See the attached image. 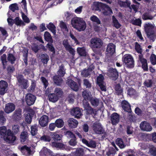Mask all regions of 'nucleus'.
<instances>
[{"label":"nucleus","instance_id":"774afa93","mask_svg":"<svg viewBox=\"0 0 156 156\" xmlns=\"http://www.w3.org/2000/svg\"><path fill=\"white\" fill-rule=\"evenodd\" d=\"M60 27L61 29H64L66 31H68V29L66 23L62 21L60 23Z\"/></svg>","mask_w":156,"mask_h":156},{"label":"nucleus","instance_id":"4be33fe9","mask_svg":"<svg viewBox=\"0 0 156 156\" xmlns=\"http://www.w3.org/2000/svg\"><path fill=\"white\" fill-rule=\"evenodd\" d=\"M71 113L75 118H80L82 115L80 110L79 107L73 108L71 111Z\"/></svg>","mask_w":156,"mask_h":156},{"label":"nucleus","instance_id":"8fccbe9b","mask_svg":"<svg viewBox=\"0 0 156 156\" xmlns=\"http://www.w3.org/2000/svg\"><path fill=\"white\" fill-rule=\"evenodd\" d=\"M104 76L102 74H99L97 78V85L104 83Z\"/></svg>","mask_w":156,"mask_h":156},{"label":"nucleus","instance_id":"393cba45","mask_svg":"<svg viewBox=\"0 0 156 156\" xmlns=\"http://www.w3.org/2000/svg\"><path fill=\"white\" fill-rule=\"evenodd\" d=\"M103 14L105 16H110L113 13V12L111 8L107 5L105 4V6L102 9Z\"/></svg>","mask_w":156,"mask_h":156},{"label":"nucleus","instance_id":"39448f33","mask_svg":"<svg viewBox=\"0 0 156 156\" xmlns=\"http://www.w3.org/2000/svg\"><path fill=\"white\" fill-rule=\"evenodd\" d=\"M103 41L100 38L94 37L92 38L90 41V46L92 49H99L103 45Z\"/></svg>","mask_w":156,"mask_h":156},{"label":"nucleus","instance_id":"6ab92c4d","mask_svg":"<svg viewBox=\"0 0 156 156\" xmlns=\"http://www.w3.org/2000/svg\"><path fill=\"white\" fill-rule=\"evenodd\" d=\"M139 59L142 64V67L144 70V71H147L148 70V68L147 60L143 58V55H139Z\"/></svg>","mask_w":156,"mask_h":156},{"label":"nucleus","instance_id":"4d7b16f0","mask_svg":"<svg viewBox=\"0 0 156 156\" xmlns=\"http://www.w3.org/2000/svg\"><path fill=\"white\" fill-rule=\"evenodd\" d=\"M84 151L82 148H80L77 149L74 154V156H83Z\"/></svg>","mask_w":156,"mask_h":156},{"label":"nucleus","instance_id":"e433bc0d","mask_svg":"<svg viewBox=\"0 0 156 156\" xmlns=\"http://www.w3.org/2000/svg\"><path fill=\"white\" fill-rule=\"evenodd\" d=\"M55 126L58 128H61L64 125V122L62 119H57L55 122Z\"/></svg>","mask_w":156,"mask_h":156},{"label":"nucleus","instance_id":"37998d69","mask_svg":"<svg viewBox=\"0 0 156 156\" xmlns=\"http://www.w3.org/2000/svg\"><path fill=\"white\" fill-rule=\"evenodd\" d=\"M112 19L114 27L117 29H118L121 26V25L119 23L114 16H112Z\"/></svg>","mask_w":156,"mask_h":156},{"label":"nucleus","instance_id":"a19ab883","mask_svg":"<svg viewBox=\"0 0 156 156\" xmlns=\"http://www.w3.org/2000/svg\"><path fill=\"white\" fill-rule=\"evenodd\" d=\"M77 51L79 54L81 56H85L87 55V52L84 47H78L77 48Z\"/></svg>","mask_w":156,"mask_h":156},{"label":"nucleus","instance_id":"6e6552de","mask_svg":"<svg viewBox=\"0 0 156 156\" xmlns=\"http://www.w3.org/2000/svg\"><path fill=\"white\" fill-rule=\"evenodd\" d=\"M36 100V96L30 93L27 94L25 97L26 102L29 106H31L33 105Z\"/></svg>","mask_w":156,"mask_h":156},{"label":"nucleus","instance_id":"69168bd1","mask_svg":"<svg viewBox=\"0 0 156 156\" xmlns=\"http://www.w3.org/2000/svg\"><path fill=\"white\" fill-rule=\"evenodd\" d=\"M9 8L10 10L13 12H14L15 10H19V7L18 5L16 3L11 4L10 5Z\"/></svg>","mask_w":156,"mask_h":156},{"label":"nucleus","instance_id":"5fc2aeb1","mask_svg":"<svg viewBox=\"0 0 156 156\" xmlns=\"http://www.w3.org/2000/svg\"><path fill=\"white\" fill-rule=\"evenodd\" d=\"M14 23L17 26L24 25H25L24 22L20 19L19 17H16L14 19Z\"/></svg>","mask_w":156,"mask_h":156},{"label":"nucleus","instance_id":"f704fd0d","mask_svg":"<svg viewBox=\"0 0 156 156\" xmlns=\"http://www.w3.org/2000/svg\"><path fill=\"white\" fill-rule=\"evenodd\" d=\"M28 134L27 132H22L20 135V140L21 143H24L28 138Z\"/></svg>","mask_w":156,"mask_h":156},{"label":"nucleus","instance_id":"49530a36","mask_svg":"<svg viewBox=\"0 0 156 156\" xmlns=\"http://www.w3.org/2000/svg\"><path fill=\"white\" fill-rule=\"evenodd\" d=\"M38 127L37 125H34L31 127V133L32 136H34L37 133Z\"/></svg>","mask_w":156,"mask_h":156},{"label":"nucleus","instance_id":"bf43d9fd","mask_svg":"<svg viewBox=\"0 0 156 156\" xmlns=\"http://www.w3.org/2000/svg\"><path fill=\"white\" fill-rule=\"evenodd\" d=\"M90 19L93 22L96 23L97 24H101L100 20L96 16L94 15L90 17Z\"/></svg>","mask_w":156,"mask_h":156},{"label":"nucleus","instance_id":"a211bd4d","mask_svg":"<svg viewBox=\"0 0 156 156\" xmlns=\"http://www.w3.org/2000/svg\"><path fill=\"white\" fill-rule=\"evenodd\" d=\"M141 129L143 131H150L152 130V128L150 124L146 121L142 122L140 125Z\"/></svg>","mask_w":156,"mask_h":156},{"label":"nucleus","instance_id":"58836bf2","mask_svg":"<svg viewBox=\"0 0 156 156\" xmlns=\"http://www.w3.org/2000/svg\"><path fill=\"white\" fill-rule=\"evenodd\" d=\"M40 139L41 140L45 142H50L51 141L50 133H49L46 135H44L40 138Z\"/></svg>","mask_w":156,"mask_h":156},{"label":"nucleus","instance_id":"7c9ffc66","mask_svg":"<svg viewBox=\"0 0 156 156\" xmlns=\"http://www.w3.org/2000/svg\"><path fill=\"white\" fill-rule=\"evenodd\" d=\"M16 59V57L13 54L9 52L8 53L7 59L8 62H10L11 64H14Z\"/></svg>","mask_w":156,"mask_h":156},{"label":"nucleus","instance_id":"c9c22d12","mask_svg":"<svg viewBox=\"0 0 156 156\" xmlns=\"http://www.w3.org/2000/svg\"><path fill=\"white\" fill-rule=\"evenodd\" d=\"M52 145L53 146L59 148L60 149L64 150L66 149V145L62 143L52 142Z\"/></svg>","mask_w":156,"mask_h":156},{"label":"nucleus","instance_id":"f03ea898","mask_svg":"<svg viewBox=\"0 0 156 156\" xmlns=\"http://www.w3.org/2000/svg\"><path fill=\"white\" fill-rule=\"evenodd\" d=\"M72 27L79 31L84 30L86 27L85 21L82 18L78 17L74 18L71 20Z\"/></svg>","mask_w":156,"mask_h":156},{"label":"nucleus","instance_id":"7ed1b4c3","mask_svg":"<svg viewBox=\"0 0 156 156\" xmlns=\"http://www.w3.org/2000/svg\"><path fill=\"white\" fill-rule=\"evenodd\" d=\"M19 87L22 90L26 89L29 87L28 81L24 78L22 74H18L16 77Z\"/></svg>","mask_w":156,"mask_h":156},{"label":"nucleus","instance_id":"9b49d317","mask_svg":"<svg viewBox=\"0 0 156 156\" xmlns=\"http://www.w3.org/2000/svg\"><path fill=\"white\" fill-rule=\"evenodd\" d=\"M62 44L66 51H68L72 55H74L75 51L74 49L69 44L67 40L65 39L63 41Z\"/></svg>","mask_w":156,"mask_h":156},{"label":"nucleus","instance_id":"20e7f679","mask_svg":"<svg viewBox=\"0 0 156 156\" xmlns=\"http://www.w3.org/2000/svg\"><path fill=\"white\" fill-rule=\"evenodd\" d=\"M124 63L128 68H133L134 67V61L133 57L129 54H126L123 57Z\"/></svg>","mask_w":156,"mask_h":156},{"label":"nucleus","instance_id":"338daca9","mask_svg":"<svg viewBox=\"0 0 156 156\" xmlns=\"http://www.w3.org/2000/svg\"><path fill=\"white\" fill-rule=\"evenodd\" d=\"M41 80L44 85V87L46 89L48 85V80L44 77H41Z\"/></svg>","mask_w":156,"mask_h":156},{"label":"nucleus","instance_id":"f8f14e48","mask_svg":"<svg viewBox=\"0 0 156 156\" xmlns=\"http://www.w3.org/2000/svg\"><path fill=\"white\" fill-rule=\"evenodd\" d=\"M110 120L112 125H115L119 122L120 115L117 113L114 112L111 115Z\"/></svg>","mask_w":156,"mask_h":156},{"label":"nucleus","instance_id":"c85d7f7f","mask_svg":"<svg viewBox=\"0 0 156 156\" xmlns=\"http://www.w3.org/2000/svg\"><path fill=\"white\" fill-rule=\"evenodd\" d=\"M61 77L58 75H55L53 77V80L54 83L58 86H60L63 81Z\"/></svg>","mask_w":156,"mask_h":156},{"label":"nucleus","instance_id":"bb28decb","mask_svg":"<svg viewBox=\"0 0 156 156\" xmlns=\"http://www.w3.org/2000/svg\"><path fill=\"white\" fill-rule=\"evenodd\" d=\"M68 122L69 126L71 128L76 127L78 123L76 119L73 118H69L68 121Z\"/></svg>","mask_w":156,"mask_h":156},{"label":"nucleus","instance_id":"0eeeda50","mask_svg":"<svg viewBox=\"0 0 156 156\" xmlns=\"http://www.w3.org/2000/svg\"><path fill=\"white\" fill-rule=\"evenodd\" d=\"M94 132L96 134H102L105 133V129L101 123L98 122H95L93 124L92 127Z\"/></svg>","mask_w":156,"mask_h":156},{"label":"nucleus","instance_id":"13d9d810","mask_svg":"<svg viewBox=\"0 0 156 156\" xmlns=\"http://www.w3.org/2000/svg\"><path fill=\"white\" fill-rule=\"evenodd\" d=\"M28 51L27 50L24 51H23V56L24 57V58L23 60L26 66H27L28 65Z\"/></svg>","mask_w":156,"mask_h":156},{"label":"nucleus","instance_id":"c03bdc74","mask_svg":"<svg viewBox=\"0 0 156 156\" xmlns=\"http://www.w3.org/2000/svg\"><path fill=\"white\" fill-rule=\"evenodd\" d=\"M6 114L3 111H0V123H4L6 122V119L5 117Z\"/></svg>","mask_w":156,"mask_h":156},{"label":"nucleus","instance_id":"412c9836","mask_svg":"<svg viewBox=\"0 0 156 156\" xmlns=\"http://www.w3.org/2000/svg\"><path fill=\"white\" fill-rule=\"evenodd\" d=\"M105 4L99 2H94L93 4V9L95 11H101Z\"/></svg>","mask_w":156,"mask_h":156},{"label":"nucleus","instance_id":"0e129e2a","mask_svg":"<svg viewBox=\"0 0 156 156\" xmlns=\"http://www.w3.org/2000/svg\"><path fill=\"white\" fill-rule=\"evenodd\" d=\"M36 81L34 80H31V83L29 90L30 92L33 91L35 89L36 86Z\"/></svg>","mask_w":156,"mask_h":156},{"label":"nucleus","instance_id":"3c124183","mask_svg":"<svg viewBox=\"0 0 156 156\" xmlns=\"http://www.w3.org/2000/svg\"><path fill=\"white\" fill-rule=\"evenodd\" d=\"M20 151L22 153H25L26 151L28 153L30 154L31 152V150L30 147H27V145H24L22 147L20 148Z\"/></svg>","mask_w":156,"mask_h":156},{"label":"nucleus","instance_id":"9d476101","mask_svg":"<svg viewBox=\"0 0 156 156\" xmlns=\"http://www.w3.org/2000/svg\"><path fill=\"white\" fill-rule=\"evenodd\" d=\"M8 84L7 83L3 80L0 81V94L4 95L8 90Z\"/></svg>","mask_w":156,"mask_h":156},{"label":"nucleus","instance_id":"72a5a7b5","mask_svg":"<svg viewBox=\"0 0 156 156\" xmlns=\"http://www.w3.org/2000/svg\"><path fill=\"white\" fill-rule=\"evenodd\" d=\"M48 98L50 101L55 102L57 101L59 99V98L54 93L50 94L48 95Z\"/></svg>","mask_w":156,"mask_h":156},{"label":"nucleus","instance_id":"c756f323","mask_svg":"<svg viewBox=\"0 0 156 156\" xmlns=\"http://www.w3.org/2000/svg\"><path fill=\"white\" fill-rule=\"evenodd\" d=\"M44 38L45 41L48 42L50 43H52L53 42L52 36L50 33L47 31H46L44 34Z\"/></svg>","mask_w":156,"mask_h":156},{"label":"nucleus","instance_id":"ddd939ff","mask_svg":"<svg viewBox=\"0 0 156 156\" xmlns=\"http://www.w3.org/2000/svg\"><path fill=\"white\" fill-rule=\"evenodd\" d=\"M49 122L48 117L46 115H44L40 118L39 123L41 126L44 127L48 125Z\"/></svg>","mask_w":156,"mask_h":156},{"label":"nucleus","instance_id":"b1692460","mask_svg":"<svg viewBox=\"0 0 156 156\" xmlns=\"http://www.w3.org/2000/svg\"><path fill=\"white\" fill-rule=\"evenodd\" d=\"M32 50L35 53H37L38 51L41 49L45 51L46 49L44 46L42 44H40L39 45L36 44H34L31 47Z\"/></svg>","mask_w":156,"mask_h":156},{"label":"nucleus","instance_id":"1a4fd4ad","mask_svg":"<svg viewBox=\"0 0 156 156\" xmlns=\"http://www.w3.org/2000/svg\"><path fill=\"white\" fill-rule=\"evenodd\" d=\"M50 133L51 141L56 142L62 141V136L61 134L58 133L56 132H50Z\"/></svg>","mask_w":156,"mask_h":156},{"label":"nucleus","instance_id":"864d4df0","mask_svg":"<svg viewBox=\"0 0 156 156\" xmlns=\"http://www.w3.org/2000/svg\"><path fill=\"white\" fill-rule=\"evenodd\" d=\"M91 73L87 69H85L81 71V74L83 77H87L90 75Z\"/></svg>","mask_w":156,"mask_h":156},{"label":"nucleus","instance_id":"6e6d98bb","mask_svg":"<svg viewBox=\"0 0 156 156\" xmlns=\"http://www.w3.org/2000/svg\"><path fill=\"white\" fill-rule=\"evenodd\" d=\"M144 85L147 88L151 87L153 85V81L151 79L146 80L144 83Z\"/></svg>","mask_w":156,"mask_h":156},{"label":"nucleus","instance_id":"aec40b11","mask_svg":"<svg viewBox=\"0 0 156 156\" xmlns=\"http://www.w3.org/2000/svg\"><path fill=\"white\" fill-rule=\"evenodd\" d=\"M15 109V105L12 103H9L5 105L4 111L7 113L12 112Z\"/></svg>","mask_w":156,"mask_h":156},{"label":"nucleus","instance_id":"f3484780","mask_svg":"<svg viewBox=\"0 0 156 156\" xmlns=\"http://www.w3.org/2000/svg\"><path fill=\"white\" fill-rule=\"evenodd\" d=\"M121 105L123 109L125 111L129 113H131L132 110L131 106L129 103L127 101L124 100L122 101Z\"/></svg>","mask_w":156,"mask_h":156},{"label":"nucleus","instance_id":"4468645a","mask_svg":"<svg viewBox=\"0 0 156 156\" xmlns=\"http://www.w3.org/2000/svg\"><path fill=\"white\" fill-rule=\"evenodd\" d=\"M83 106L84 110L86 111V113L87 115H92L94 113V109L90 105L87 101L84 102Z\"/></svg>","mask_w":156,"mask_h":156},{"label":"nucleus","instance_id":"423d86ee","mask_svg":"<svg viewBox=\"0 0 156 156\" xmlns=\"http://www.w3.org/2000/svg\"><path fill=\"white\" fill-rule=\"evenodd\" d=\"M4 140L9 144H13L16 140V137L12 131L9 129L8 130L6 135L3 137Z\"/></svg>","mask_w":156,"mask_h":156},{"label":"nucleus","instance_id":"5701e85b","mask_svg":"<svg viewBox=\"0 0 156 156\" xmlns=\"http://www.w3.org/2000/svg\"><path fill=\"white\" fill-rule=\"evenodd\" d=\"M67 83L73 90L77 91L79 90V87L77 83L72 79H68L67 80Z\"/></svg>","mask_w":156,"mask_h":156},{"label":"nucleus","instance_id":"4c0bfd02","mask_svg":"<svg viewBox=\"0 0 156 156\" xmlns=\"http://www.w3.org/2000/svg\"><path fill=\"white\" fill-rule=\"evenodd\" d=\"M115 93L118 95L122 94L123 89L120 84H117L115 86Z\"/></svg>","mask_w":156,"mask_h":156},{"label":"nucleus","instance_id":"cd10ccee","mask_svg":"<svg viewBox=\"0 0 156 156\" xmlns=\"http://www.w3.org/2000/svg\"><path fill=\"white\" fill-rule=\"evenodd\" d=\"M66 69L63 64H62L59 67V69L57 71V73L58 76L60 77H63L66 74Z\"/></svg>","mask_w":156,"mask_h":156},{"label":"nucleus","instance_id":"473e14b6","mask_svg":"<svg viewBox=\"0 0 156 156\" xmlns=\"http://www.w3.org/2000/svg\"><path fill=\"white\" fill-rule=\"evenodd\" d=\"M34 114V112L32 110L31 112H29L25 117V121L27 123H30L32 121V118Z\"/></svg>","mask_w":156,"mask_h":156},{"label":"nucleus","instance_id":"2eb2a0df","mask_svg":"<svg viewBox=\"0 0 156 156\" xmlns=\"http://www.w3.org/2000/svg\"><path fill=\"white\" fill-rule=\"evenodd\" d=\"M108 71L109 76L113 78L114 80H115L118 78L119 73L116 69L110 67L108 69Z\"/></svg>","mask_w":156,"mask_h":156},{"label":"nucleus","instance_id":"ea45409f","mask_svg":"<svg viewBox=\"0 0 156 156\" xmlns=\"http://www.w3.org/2000/svg\"><path fill=\"white\" fill-rule=\"evenodd\" d=\"M142 19L144 20H152L154 17L150 14L148 12H146L144 13L142 16Z\"/></svg>","mask_w":156,"mask_h":156},{"label":"nucleus","instance_id":"052dcab7","mask_svg":"<svg viewBox=\"0 0 156 156\" xmlns=\"http://www.w3.org/2000/svg\"><path fill=\"white\" fill-rule=\"evenodd\" d=\"M46 47L48 48V50L52 52L53 54H54L55 53V49L52 43H48L46 45Z\"/></svg>","mask_w":156,"mask_h":156},{"label":"nucleus","instance_id":"de8ad7c7","mask_svg":"<svg viewBox=\"0 0 156 156\" xmlns=\"http://www.w3.org/2000/svg\"><path fill=\"white\" fill-rule=\"evenodd\" d=\"M115 142L116 144L119 146L120 148H122L125 147V146L124 144L123 140L121 138H117Z\"/></svg>","mask_w":156,"mask_h":156},{"label":"nucleus","instance_id":"680f3d73","mask_svg":"<svg viewBox=\"0 0 156 156\" xmlns=\"http://www.w3.org/2000/svg\"><path fill=\"white\" fill-rule=\"evenodd\" d=\"M7 131L8 130H7L6 127L5 126H2L0 127V134L3 136V137L6 135Z\"/></svg>","mask_w":156,"mask_h":156},{"label":"nucleus","instance_id":"f257e3e1","mask_svg":"<svg viewBox=\"0 0 156 156\" xmlns=\"http://www.w3.org/2000/svg\"><path fill=\"white\" fill-rule=\"evenodd\" d=\"M144 27L147 37L150 40L154 41L156 38V27L155 25L148 23L145 24Z\"/></svg>","mask_w":156,"mask_h":156},{"label":"nucleus","instance_id":"e2e57ef3","mask_svg":"<svg viewBox=\"0 0 156 156\" xmlns=\"http://www.w3.org/2000/svg\"><path fill=\"white\" fill-rule=\"evenodd\" d=\"M150 60L152 64L153 65L156 64V55L154 54H152L150 57Z\"/></svg>","mask_w":156,"mask_h":156},{"label":"nucleus","instance_id":"2f4dec72","mask_svg":"<svg viewBox=\"0 0 156 156\" xmlns=\"http://www.w3.org/2000/svg\"><path fill=\"white\" fill-rule=\"evenodd\" d=\"M41 61L44 65L47 64L49 60V56L46 53L42 54H41Z\"/></svg>","mask_w":156,"mask_h":156},{"label":"nucleus","instance_id":"dca6fc26","mask_svg":"<svg viewBox=\"0 0 156 156\" xmlns=\"http://www.w3.org/2000/svg\"><path fill=\"white\" fill-rule=\"evenodd\" d=\"M115 46L112 43H109L107 47L106 51L108 56H112L115 52Z\"/></svg>","mask_w":156,"mask_h":156},{"label":"nucleus","instance_id":"79ce46f5","mask_svg":"<svg viewBox=\"0 0 156 156\" xmlns=\"http://www.w3.org/2000/svg\"><path fill=\"white\" fill-rule=\"evenodd\" d=\"M46 27L53 34H55L56 32V27L52 23H50L46 26Z\"/></svg>","mask_w":156,"mask_h":156},{"label":"nucleus","instance_id":"a18cd8bd","mask_svg":"<svg viewBox=\"0 0 156 156\" xmlns=\"http://www.w3.org/2000/svg\"><path fill=\"white\" fill-rule=\"evenodd\" d=\"M83 85L87 89H90L92 87V84L89 80L87 79H84L83 80Z\"/></svg>","mask_w":156,"mask_h":156},{"label":"nucleus","instance_id":"a878e982","mask_svg":"<svg viewBox=\"0 0 156 156\" xmlns=\"http://www.w3.org/2000/svg\"><path fill=\"white\" fill-rule=\"evenodd\" d=\"M22 109L18 108L14 112L13 116V118L15 121H18L20 120L22 116Z\"/></svg>","mask_w":156,"mask_h":156},{"label":"nucleus","instance_id":"09e8293b","mask_svg":"<svg viewBox=\"0 0 156 156\" xmlns=\"http://www.w3.org/2000/svg\"><path fill=\"white\" fill-rule=\"evenodd\" d=\"M54 93L56 94L58 98L61 97L63 93L62 89L59 87H56L54 90Z\"/></svg>","mask_w":156,"mask_h":156},{"label":"nucleus","instance_id":"603ef678","mask_svg":"<svg viewBox=\"0 0 156 156\" xmlns=\"http://www.w3.org/2000/svg\"><path fill=\"white\" fill-rule=\"evenodd\" d=\"M89 101L91 105L93 106H97L99 105V100L97 98H94L92 97Z\"/></svg>","mask_w":156,"mask_h":156}]
</instances>
